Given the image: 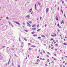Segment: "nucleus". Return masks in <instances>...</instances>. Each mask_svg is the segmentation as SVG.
Segmentation results:
<instances>
[{
    "instance_id": "f8f14e48",
    "label": "nucleus",
    "mask_w": 67,
    "mask_h": 67,
    "mask_svg": "<svg viewBox=\"0 0 67 67\" xmlns=\"http://www.w3.org/2000/svg\"><path fill=\"white\" fill-rule=\"evenodd\" d=\"M63 44L64 45H67V44L66 43H64Z\"/></svg>"
},
{
    "instance_id": "7c9ffc66",
    "label": "nucleus",
    "mask_w": 67,
    "mask_h": 67,
    "mask_svg": "<svg viewBox=\"0 0 67 67\" xmlns=\"http://www.w3.org/2000/svg\"><path fill=\"white\" fill-rule=\"evenodd\" d=\"M25 32H28V31L27 30H25Z\"/></svg>"
},
{
    "instance_id": "6e6d98bb",
    "label": "nucleus",
    "mask_w": 67,
    "mask_h": 67,
    "mask_svg": "<svg viewBox=\"0 0 67 67\" xmlns=\"http://www.w3.org/2000/svg\"><path fill=\"white\" fill-rule=\"evenodd\" d=\"M54 36H55V37L56 36V34H55L54 35Z\"/></svg>"
},
{
    "instance_id": "b1692460",
    "label": "nucleus",
    "mask_w": 67,
    "mask_h": 67,
    "mask_svg": "<svg viewBox=\"0 0 67 67\" xmlns=\"http://www.w3.org/2000/svg\"><path fill=\"white\" fill-rule=\"evenodd\" d=\"M51 36L53 37L54 36V35H51Z\"/></svg>"
},
{
    "instance_id": "a18cd8bd",
    "label": "nucleus",
    "mask_w": 67,
    "mask_h": 67,
    "mask_svg": "<svg viewBox=\"0 0 67 67\" xmlns=\"http://www.w3.org/2000/svg\"><path fill=\"white\" fill-rule=\"evenodd\" d=\"M62 4L64 3V1H62Z\"/></svg>"
},
{
    "instance_id": "338daca9",
    "label": "nucleus",
    "mask_w": 67,
    "mask_h": 67,
    "mask_svg": "<svg viewBox=\"0 0 67 67\" xmlns=\"http://www.w3.org/2000/svg\"><path fill=\"white\" fill-rule=\"evenodd\" d=\"M54 43L55 44L56 43V42H54Z\"/></svg>"
},
{
    "instance_id": "4d7b16f0",
    "label": "nucleus",
    "mask_w": 67,
    "mask_h": 67,
    "mask_svg": "<svg viewBox=\"0 0 67 67\" xmlns=\"http://www.w3.org/2000/svg\"><path fill=\"white\" fill-rule=\"evenodd\" d=\"M51 40L52 41V40H53V39H52V38H51Z\"/></svg>"
},
{
    "instance_id": "2eb2a0df",
    "label": "nucleus",
    "mask_w": 67,
    "mask_h": 67,
    "mask_svg": "<svg viewBox=\"0 0 67 67\" xmlns=\"http://www.w3.org/2000/svg\"><path fill=\"white\" fill-rule=\"evenodd\" d=\"M37 36V35H33V36Z\"/></svg>"
},
{
    "instance_id": "f704fd0d",
    "label": "nucleus",
    "mask_w": 67,
    "mask_h": 67,
    "mask_svg": "<svg viewBox=\"0 0 67 67\" xmlns=\"http://www.w3.org/2000/svg\"><path fill=\"white\" fill-rule=\"evenodd\" d=\"M10 49H11L12 50H14V49H13V48Z\"/></svg>"
},
{
    "instance_id": "ea45409f",
    "label": "nucleus",
    "mask_w": 67,
    "mask_h": 67,
    "mask_svg": "<svg viewBox=\"0 0 67 67\" xmlns=\"http://www.w3.org/2000/svg\"><path fill=\"white\" fill-rule=\"evenodd\" d=\"M8 64H9V61L8 63Z\"/></svg>"
},
{
    "instance_id": "79ce46f5",
    "label": "nucleus",
    "mask_w": 67,
    "mask_h": 67,
    "mask_svg": "<svg viewBox=\"0 0 67 67\" xmlns=\"http://www.w3.org/2000/svg\"><path fill=\"white\" fill-rule=\"evenodd\" d=\"M42 60H45V59H42Z\"/></svg>"
},
{
    "instance_id": "9b49d317",
    "label": "nucleus",
    "mask_w": 67,
    "mask_h": 67,
    "mask_svg": "<svg viewBox=\"0 0 67 67\" xmlns=\"http://www.w3.org/2000/svg\"><path fill=\"white\" fill-rule=\"evenodd\" d=\"M35 9H37L36 6V4L35 5Z\"/></svg>"
},
{
    "instance_id": "c85d7f7f",
    "label": "nucleus",
    "mask_w": 67,
    "mask_h": 67,
    "mask_svg": "<svg viewBox=\"0 0 67 67\" xmlns=\"http://www.w3.org/2000/svg\"><path fill=\"white\" fill-rule=\"evenodd\" d=\"M57 26H58V27H59V23H58V24Z\"/></svg>"
},
{
    "instance_id": "8fccbe9b",
    "label": "nucleus",
    "mask_w": 67,
    "mask_h": 67,
    "mask_svg": "<svg viewBox=\"0 0 67 67\" xmlns=\"http://www.w3.org/2000/svg\"><path fill=\"white\" fill-rule=\"evenodd\" d=\"M41 18H42L41 17H40V20H41Z\"/></svg>"
},
{
    "instance_id": "774afa93",
    "label": "nucleus",
    "mask_w": 67,
    "mask_h": 67,
    "mask_svg": "<svg viewBox=\"0 0 67 67\" xmlns=\"http://www.w3.org/2000/svg\"><path fill=\"white\" fill-rule=\"evenodd\" d=\"M14 45H13V47H14Z\"/></svg>"
},
{
    "instance_id": "39448f33",
    "label": "nucleus",
    "mask_w": 67,
    "mask_h": 67,
    "mask_svg": "<svg viewBox=\"0 0 67 67\" xmlns=\"http://www.w3.org/2000/svg\"><path fill=\"white\" fill-rule=\"evenodd\" d=\"M55 20H56L57 21L58 20L57 17L56 16V17H55Z\"/></svg>"
},
{
    "instance_id": "6e6552de",
    "label": "nucleus",
    "mask_w": 67,
    "mask_h": 67,
    "mask_svg": "<svg viewBox=\"0 0 67 67\" xmlns=\"http://www.w3.org/2000/svg\"><path fill=\"white\" fill-rule=\"evenodd\" d=\"M41 36L42 37H45V36L43 35H41Z\"/></svg>"
},
{
    "instance_id": "20e7f679",
    "label": "nucleus",
    "mask_w": 67,
    "mask_h": 67,
    "mask_svg": "<svg viewBox=\"0 0 67 67\" xmlns=\"http://www.w3.org/2000/svg\"><path fill=\"white\" fill-rule=\"evenodd\" d=\"M36 26V25L35 24V25H32V27H35Z\"/></svg>"
},
{
    "instance_id": "a211bd4d",
    "label": "nucleus",
    "mask_w": 67,
    "mask_h": 67,
    "mask_svg": "<svg viewBox=\"0 0 67 67\" xmlns=\"http://www.w3.org/2000/svg\"><path fill=\"white\" fill-rule=\"evenodd\" d=\"M47 61H48V62H49V59H48Z\"/></svg>"
},
{
    "instance_id": "423d86ee",
    "label": "nucleus",
    "mask_w": 67,
    "mask_h": 67,
    "mask_svg": "<svg viewBox=\"0 0 67 67\" xmlns=\"http://www.w3.org/2000/svg\"><path fill=\"white\" fill-rule=\"evenodd\" d=\"M26 17L29 18H30V16L29 15L26 16Z\"/></svg>"
},
{
    "instance_id": "69168bd1",
    "label": "nucleus",
    "mask_w": 67,
    "mask_h": 67,
    "mask_svg": "<svg viewBox=\"0 0 67 67\" xmlns=\"http://www.w3.org/2000/svg\"><path fill=\"white\" fill-rule=\"evenodd\" d=\"M40 59L41 60H42V58H41Z\"/></svg>"
},
{
    "instance_id": "473e14b6",
    "label": "nucleus",
    "mask_w": 67,
    "mask_h": 67,
    "mask_svg": "<svg viewBox=\"0 0 67 67\" xmlns=\"http://www.w3.org/2000/svg\"><path fill=\"white\" fill-rule=\"evenodd\" d=\"M55 46H58V44H55Z\"/></svg>"
},
{
    "instance_id": "7ed1b4c3",
    "label": "nucleus",
    "mask_w": 67,
    "mask_h": 67,
    "mask_svg": "<svg viewBox=\"0 0 67 67\" xmlns=\"http://www.w3.org/2000/svg\"><path fill=\"white\" fill-rule=\"evenodd\" d=\"M49 10V9L48 8H47L46 9V13H47L48 12V10Z\"/></svg>"
},
{
    "instance_id": "603ef678",
    "label": "nucleus",
    "mask_w": 67,
    "mask_h": 67,
    "mask_svg": "<svg viewBox=\"0 0 67 67\" xmlns=\"http://www.w3.org/2000/svg\"><path fill=\"white\" fill-rule=\"evenodd\" d=\"M55 33H53V35H55Z\"/></svg>"
},
{
    "instance_id": "ddd939ff",
    "label": "nucleus",
    "mask_w": 67,
    "mask_h": 67,
    "mask_svg": "<svg viewBox=\"0 0 67 67\" xmlns=\"http://www.w3.org/2000/svg\"><path fill=\"white\" fill-rule=\"evenodd\" d=\"M40 30H41L40 29H39L38 30H37V32H38V31H39Z\"/></svg>"
},
{
    "instance_id": "6ab92c4d",
    "label": "nucleus",
    "mask_w": 67,
    "mask_h": 67,
    "mask_svg": "<svg viewBox=\"0 0 67 67\" xmlns=\"http://www.w3.org/2000/svg\"><path fill=\"white\" fill-rule=\"evenodd\" d=\"M61 12H62V14H63V10H61Z\"/></svg>"
},
{
    "instance_id": "4468645a",
    "label": "nucleus",
    "mask_w": 67,
    "mask_h": 67,
    "mask_svg": "<svg viewBox=\"0 0 67 67\" xmlns=\"http://www.w3.org/2000/svg\"><path fill=\"white\" fill-rule=\"evenodd\" d=\"M45 65L46 66H48L47 64H45Z\"/></svg>"
},
{
    "instance_id": "e2e57ef3",
    "label": "nucleus",
    "mask_w": 67,
    "mask_h": 67,
    "mask_svg": "<svg viewBox=\"0 0 67 67\" xmlns=\"http://www.w3.org/2000/svg\"><path fill=\"white\" fill-rule=\"evenodd\" d=\"M66 64H67V63H65V65H66Z\"/></svg>"
},
{
    "instance_id": "f3484780",
    "label": "nucleus",
    "mask_w": 67,
    "mask_h": 67,
    "mask_svg": "<svg viewBox=\"0 0 67 67\" xmlns=\"http://www.w3.org/2000/svg\"><path fill=\"white\" fill-rule=\"evenodd\" d=\"M31 47H35V46H34V45H32V46H31Z\"/></svg>"
},
{
    "instance_id": "58836bf2",
    "label": "nucleus",
    "mask_w": 67,
    "mask_h": 67,
    "mask_svg": "<svg viewBox=\"0 0 67 67\" xmlns=\"http://www.w3.org/2000/svg\"><path fill=\"white\" fill-rule=\"evenodd\" d=\"M31 50V49L29 48V49H28V50Z\"/></svg>"
},
{
    "instance_id": "2f4dec72",
    "label": "nucleus",
    "mask_w": 67,
    "mask_h": 67,
    "mask_svg": "<svg viewBox=\"0 0 67 67\" xmlns=\"http://www.w3.org/2000/svg\"><path fill=\"white\" fill-rule=\"evenodd\" d=\"M64 16H65V18H66V15L65 14H64Z\"/></svg>"
},
{
    "instance_id": "f03ea898",
    "label": "nucleus",
    "mask_w": 67,
    "mask_h": 67,
    "mask_svg": "<svg viewBox=\"0 0 67 67\" xmlns=\"http://www.w3.org/2000/svg\"><path fill=\"white\" fill-rule=\"evenodd\" d=\"M15 23H16V24H18L19 26H20L21 25L17 21H15L14 22Z\"/></svg>"
},
{
    "instance_id": "0e129e2a",
    "label": "nucleus",
    "mask_w": 67,
    "mask_h": 67,
    "mask_svg": "<svg viewBox=\"0 0 67 67\" xmlns=\"http://www.w3.org/2000/svg\"><path fill=\"white\" fill-rule=\"evenodd\" d=\"M55 51H57V49H55Z\"/></svg>"
},
{
    "instance_id": "052dcab7",
    "label": "nucleus",
    "mask_w": 67,
    "mask_h": 67,
    "mask_svg": "<svg viewBox=\"0 0 67 67\" xmlns=\"http://www.w3.org/2000/svg\"><path fill=\"white\" fill-rule=\"evenodd\" d=\"M61 38L62 39H63V37H61Z\"/></svg>"
},
{
    "instance_id": "5701e85b",
    "label": "nucleus",
    "mask_w": 67,
    "mask_h": 67,
    "mask_svg": "<svg viewBox=\"0 0 67 67\" xmlns=\"http://www.w3.org/2000/svg\"><path fill=\"white\" fill-rule=\"evenodd\" d=\"M47 53L49 55L50 54V53H49V52H48V53Z\"/></svg>"
},
{
    "instance_id": "49530a36",
    "label": "nucleus",
    "mask_w": 67,
    "mask_h": 67,
    "mask_svg": "<svg viewBox=\"0 0 67 67\" xmlns=\"http://www.w3.org/2000/svg\"><path fill=\"white\" fill-rule=\"evenodd\" d=\"M18 67H20V65H18Z\"/></svg>"
},
{
    "instance_id": "e433bc0d",
    "label": "nucleus",
    "mask_w": 67,
    "mask_h": 67,
    "mask_svg": "<svg viewBox=\"0 0 67 67\" xmlns=\"http://www.w3.org/2000/svg\"><path fill=\"white\" fill-rule=\"evenodd\" d=\"M53 48H54L52 47L51 48V49H53Z\"/></svg>"
},
{
    "instance_id": "c756f323",
    "label": "nucleus",
    "mask_w": 67,
    "mask_h": 67,
    "mask_svg": "<svg viewBox=\"0 0 67 67\" xmlns=\"http://www.w3.org/2000/svg\"><path fill=\"white\" fill-rule=\"evenodd\" d=\"M39 61H40V60H38H38H37V61H36V62H39Z\"/></svg>"
},
{
    "instance_id": "864d4df0",
    "label": "nucleus",
    "mask_w": 67,
    "mask_h": 67,
    "mask_svg": "<svg viewBox=\"0 0 67 67\" xmlns=\"http://www.w3.org/2000/svg\"><path fill=\"white\" fill-rule=\"evenodd\" d=\"M51 48V46H49V48Z\"/></svg>"
},
{
    "instance_id": "09e8293b",
    "label": "nucleus",
    "mask_w": 67,
    "mask_h": 67,
    "mask_svg": "<svg viewBox=\"0 0 67 67\" xmlns=\"http://www.w3.org/2000/svg\"><path fill=\"white\" fill-rule=\"evenodd\" d=\"M54 63V62L52 61V62H51V63Z\"/></svg>"
},
{
    "instance_id": "4be33fe9",
    "label": "nucleus",
    "mask_w": 67,
    "mask_h": 67,
    "mask_svg": "<svg viewBox=\"0 0 67 67\" xmlns=\"http://www.w3.org/2000/svg\"><path fill=\"white\" fill-rule=\"evenodd\" d=\"M37 38L38 39H41V37H38Z\"/></svg>"
},
{
    "instance_id": "c9c22d12",
    "label": "nucleus",
    "mask_w": 67,
    "mask_h": 67,
    "mask_svg": "<svg viewBox=\"0 0 67 67\" xmlns=\"http://www.w3.org/2000/svg\"><path fill=\"white\" fill-rule=\"evenodd\" d=\"M44 26L45 27H46L47 26V24H46L45 25V26Z\"/></svg>"
},
{
    "instance_id": "680f3d73",
    "label": "nucleus",
    "mask_w": 67,
    "mask_h": 67,
    "mask_svg": "<svg viewBox=\"0 0 67 67\" xmlns=\"http://www.w3.org/2000/svg\"><path fill=\"white\" fill-rule=\"evenodd\" d=\"M65 38H67V37H66L65 36Z\"/></svg>"
},
{
    "instance_id": "393cba45",
    "label": "nucleus",
    "mask_w": 67,
    "mask_h": 67,
    "mask_svg": "<svg viewBox=\"0 0 67 67\" xmlns=\"http://www.w3.org/2000/svg\"><path fill=\"white\" fill-rule=\"evenodd\" d=\"M53 60H55V61L56 60V59H55V58H54V59H53Z\"/></svg>"
},
{
    "instance_id": "72a5a7b5",
    "label": "nucleus",
    "mask_w": 67,
    "mask_h": 67,
    "mask_svg": "<svg viewBox=\"0 0 67 67\" xmlns=\"http://www.w3.org/2000/svg\"><path fill=\"white\" fill-rule=\"evenodd\" d=\"M9 18L8 17H7L6 18V19H8Z\"/></svg>"
},
{
    "instance_id": "bf43d9fd",
    "label": "nucleus",
    "mask_w": 67,
    "mask_h": 67,
    "mask_svg": "<svg viewBox=\"0 0 67 67\" xmlns=\"http://www.w3.org/2000/svg\"><path fill=\"white\" fill-rule=\"evenodd\" d=\"M60 52H62V50H60Z\"/></svg>"
},
{
    "instance_id": "13d9d810",
    "label": "nucleus",
    "mask_w": 67,
    "mask_h": 67,
    "mask_svg": "<svg viewBox=\"0 0 67 67\" xmlns=\"http://www.w3.org/2000/svg\"><path fill=\"white\" fill-rule=\"evenodd\" d=\"M38 3V4H39V5H40V4L39 3Z\"/></svg>"
},
{
    "instance_id": "37998d69",
    "label": "nucleus",
    "mask_w": 67,
    "mask_h": 67,
    "mask_svg": "<svg viewBox=\"0 0 67 67\" xmlns=\"http://www.w3.org/2000/svg\"><path fill=\"white\" fill-rule=\"evenodd\" d=\"M19 40L20 41H21L20 38H19Z\"/></svg>"
},
{
    "instance_id": "3c124183",
    "label": "nucleus",
    "mask_w": 67,
    "mask_h": 67,
    "mask_svg": "<svg viewBox=\"0 0 67 67\" xmlns=\"http://www.w3.org/2000/svg\"><path fill=\"white\" fill-rule=\"evenodd\" d=\"M43 53H45V52L44 51H43Z\"/></svg>"
},
{
    "instance_id": "1a4fd4ad",
    "label": "nucleus",
    "mask_w": 67,
    "mask_h": 67,
    "mask_svg": "<svg viewBox=\"0 0 67 67\" xmlns=\"http://www.w3.org/2000/svg\"><path fill=\"white\" fill-rule=\"evenodd\" d=\"M31 11H32V9L31 8V9H30V10H29V13L31 12Z\"/></svg>"
},
{
    "instance_id": "de8ad7c7",
    "label": "nucleus",
    "mask_w": 67,
    "mask_h": 67,
    "mask_svg": "<svg viewBox=\"0 0 67 67\" xmlns=\"http://www.w3.org/2000/svg\"><path fill=\"white\" fill-rule=\"evenodd\" d=\"M54 54V55H55V56H56L57 55H56V54Z\"/></svg>"
},
{
    "instance_id": "dca6fc26",
    "label": "nucleus",
    "mask_w": 67,
    "mask_h": 67,
    "mask_svg": "<svg viewBox=\"0 0 67 67\" xmlns=\"http://www.w3.org/2000/svg\"><path fill=\"white\" fill-rule=\"evenodd\" d=\"M35 33L34 32H31L32 34H34Z\"/></svg>"
},
{
    "instance_id": "412c9836",
    "label": "nucleus",
    "mask_w": 67,
    "mask_h": 67,
    "mask_svg": "<svg viewBox=\"0 0 67 67\" xmlns=\"http://www.w3.org/2000/svg\"><path fill=\"white\" fill-rule=\"evenodd\" d=\"M28 22H29V23L30 24L32 23V21H28Z\"/></svg>"
},
{
    "instance_id": "a878e982",
    "label": "nucleus",
    "mask_w": 67,
    "mask_h": 67,
    "mask_svg": "<svg viewBox=\"0 0 67 67\" xmlns=\"http://www.w3.org/2000/svg\"><path fill=\"white\" fill-rule=\"evenodd\" d=\"M38 64V63H35V64Z\"/></svg>"
},
{
    "instance_id": "0eeeda50",
    "label": "nucleus",
    "mask_w": 67,
    "mask_h": 67,
    "mask_svg": "<svg viewBox=\"0 0 67 67\" xmlns=\"http://www.w3.org/2000/svg\"><path fill=\"white\" fill-rule=\"evenodd\" d=\"M36 29V28H33L32 29V30H34Z\"/></svg>"
},
{
    "instance_id": "a19ab883",
    "label": "nucleus",
    "mask_w": 67,
    "mask_h": 67,
    "mask_svg": "<svg viewBox=\"0 0 67 67\" xmlns=\"http://www.w3.org/2000/svg\"><path fill=\"white\" fill-rule=\"evenodd\" d=\"M37 27H39V25H37Z\"/></svg>"
},
{
    "instance_id": "aec40b11",
    "label": "nucleus",
    "mask_w": 67,
    "mask_h": 67,
    "mask_svg": "<svg viewBox=\"0 0 67 67\" xmlns=\"http://www.w3.org/2000/svg\"><path fill=\"white\" fill-rule=\"evenodd\" d=\"M24 40H25V41H27V40H26V39L25 38H24Z\"/></svg>"
},
{
    "instance_id": "c03bdc74",
    "label": "nucleus",
    "mask_w": 67,
    "mask_h": 67,
    "mask_svg": "<svg viewBox=\"0 0 67 67\" xmlns=\"http://www.w3.org/2000/svg\"><path fill=\"white\" fill-rule=\"evenodd\" d=\"M6 47L5 46H3V48H4V47Z\"/></svg>"
},
{
    "instance_id": "bb28decb",
    "label": "nucleus",
    "mask_w": 67,
    "mask_h": 67,
    "mask_svg": "<svg viewBox=\"0 0 67 67\" xmlns=\"http://www.w3.org/2000/svg\"><path fill=\"white\" fill-rule=\"evenodd\" d=\"M47 57H48V58H49V56L48 55H47Z\"/></svg>"
},
{
    "instance_id": "9d476101",
    "label": "nucleus",
    "mask_w": 67,
    "mask_h": 67,
    "mask_svg": "<svg viewBox=\"0 0 67 67\" xmlns=\"http://www.w3.org/2000/svg\"><path fill=\"white\" fill-rule=\"evenodd\" d=\"M63 22V20H62V22L60 23L61 24H62Z\"/></svg>"
},
{
    "instance_id": "4c0bfd02",
    "label": "nucleus",
    "mask_w": 67,
    "mask_h": 67,
    "mask_svg": "<svg viewBox=\"0 0 67 67\" xmlns=\"http://www.w3.org/2000/svg\"><path fill=\"white\" fill-rule=\"evenodd\" d=\"M37 58H40V57L39 56H37Z\"/></svg>"
},
{
    "instance_id": "cd10ccee",
    "label": "nucleus",
    "mask_w": 67,
    "mask_h": 67,
    "mask_svg": "<svg viewBox=\"0 0 67 67\" xmlns=\"http://www.w3.org/2000/svg\"><path fill=\"white\" fill-rule=\"evenodd\" d=\"M28 45H31V43H28Z\"/></svg>"
},
{
    "instance_id": "5fc2aeb1",
    "label": "nucleus",
    "mask_w": 67,
    "mask_h": 67,
    "mask_svg": "<svg viewBox=\"0 0 67 67\" xmlns=\"http://www.w3.org/2000/svg\"><path fill=\"white\" fill-rule=\"evenodd\" d=\"M32 13H33V11H32V12H31V14H32Z\"/></svg>"
},
{
    "instance_id": "f257e3e1",
    "label": "nucleus",
    "mask_w": 67,
    "mask_h": 67,
    "mask_svg": "<svg viewBox=\"0 0 67 67\" xmlns=\"http://www.w3.org/2000/svg\"><path fill=\"white\" fill-rule=\"evenodd\" d=\"M27 24V26H28L29 27H31V25L30 24V23H29L28 22H27L26 23Z\"/></svg>"
}]
</instances>
